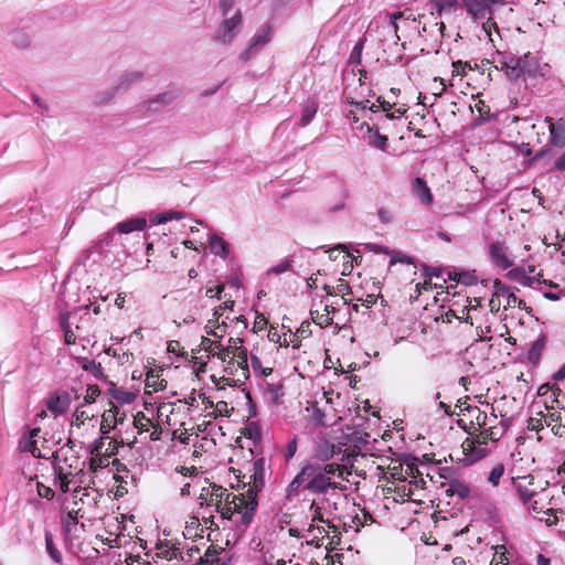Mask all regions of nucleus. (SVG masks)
I'll use <instances>...</instances> for the list:
<instances>
[{"mask_svg": "<svg viewBox=\"0 0 565 565\" xmlns=\"http://www.w3.org/2000/svg\"><path fill=\"white\" fill-rule=\"evenodd\" d=\"M540 68L539 61L535 56H532L530 53L524 54L521 57H511L501 63V70L505 72V75L514 81L518 79L521 75H535Z\"/></svg>", "mask_w": 565, "mask_h": 565, "instance_id": "1", "label": "nucleus"}, {"mask_svg": "<svg viewBox=\"0 0 565 565\" xmlns=\"http://www.w3.org/2000/svg\"><path fill=\"white\" fill-rule=\"evenodd\" d=\"M306 472L308 475V482L305 484V489L315 494L326 493L329 489L345 490L347 487L332 481L330 477L323 475L318 469V463H306Z\"/></svg>", "mask_w": 565, "mask_h": 565, "instance_id": "2", "label": "nucleus"}, {"mask_svg": "<svg viewBox=\"0 0 565 565\" xmlns=\"http://www.w3.org/2000/svg\"><path fill=\"white\" fill-rule=\"evenodd\" d=\"M539 417H531L527 423L529 430L541 431L544 427H551L555 436L565 435V423L559 412H540Z\"/></svg>", "mask_w": 565, "mask_h": 565, "instance_id": "3", "label": "nucleus"}, {"mask_svg": "<svg viewBox=\"0 0 565 565\" xmlns=\"http://www.w3.org/2000/svg\"><path fill=\"white\" fill-rule=\"evenodd\" d=\"M258 505L257 497L246 491V495H241L236 501V504L232 505V510L234 511L235 522L244 527H247L253 520L256 508Z\"/></svg>", "mask_w": 565, "mask_h": 565, "instance_id": "4", "label": "nucleus"}, {"mask_svg": "<svg viewBox=\"0 0 565 565\" xmlns=\"http://www.w3.org/2000/svg\"><path fill=\"white\" fill-rule=\"evenodd\" d=\"M242 340L239 338H231L230 339V345L226 348H222L221 352H217V358L223 361H230L232 362L234 359H236L237 367H239L243 371V375L245 377H248V356H247V350L243 347H237L236 343L241 342Z\"/></svg>", "mask_w": 565, "mask_h": 565, "instance_id": "5", "label": "nucleus"}, {"mask_svg": "<svg viewBox=\"0 0 565 565\" xmlns=\"http://www.w3.org/2000/svg\"><path fill=\"white\" fill-rule=\"evenodd\" d=\"M143 79V73L140 71H129L122 73L114 83L113 87L100 95V103H108L117 94L124 93L131 88L135 84Z\"/></svg>", "mask_w": 565, "mask_h": 565, "instance_id": "6", "label": "nucleus"}, {"mask_svg": "<svg viewBox=\"0 0 565 565\" xmlns=\"http://www.w3.org/2000/svg\"><path fill=\"white\" fill-rule=\"evenodd\" d=\"M503 2L504 0H461L462 7L475 22L490 19L493 7Z\"/></svg>", "mask_w": 565, "mask_h": 565, "instance_id": "7", "label": "nucleus"}, {"mask_svg": "<svg viewBox=\"0 0 565 565\" xmlns=\"http://www.w3.org/2000/svg\"><path fill=\"white\" fill-rule=\"evenodd\" d=\"M271 40V28L266 26L262 30V32L255 34L247 47L242 51L239 54V58L243 61H248L252 56H254L257 52L263 50V47L268 44Z\"/></svg>", "mask_w": 565, "mask_h": 565, "instance_id": "8", "label": "nucleus"}, {"mask_svg": "<svg viewBox=\"0 0 565 565\" xmlns=\"http://www.w3.org/2000/svg\"><path fill=\"white\" fill-rule=\"evenodd\" d=\"M489 253L492 263L502 268L508 269L513 266V259L508 254V248L500 241L492 242L489 246Z\"/></svg>", "mask_w": 565, "mask_h": 565, "instance_id": "9", "label": "nucleus"}, {"mask_svg": "<svg viewBox=\"0 0 565 565\" xmlns=\"http://www.w3.org/2000/svg\"><path fill=\"white\" fill-rule=\"evenodd\" d=\"M147 227V220L145 217H131L117 223L111 231L106 235L109 239L115 233L130 234L135 231H143Z\"/></svg>", "mask_w": 565, "mask_h": 565, "instance_id": "10", "label": "nucleus"}, {"mask_svg": "<svg viewBox=\"0 0 565 565\" xmlns=\"http://www.w3.org/2000/svg\"><path fill=\"white\" fill-rule=\"evenodd\" d=\"M248 492L257 497V493L265 484V460L259 458L253 462L252 475L249 477Z\"/></svg>", "mask_w": 565, "mask_h": 565, "instance_id": "11", "label": "nucleus"}, {"mask_svg": "<svg viewBox=\"0 0 565 565\" xmlns=\"http://www.w3.org/2000/svg\"><path fill=\"white\" fill-rule=\"evenodd\" d=\"M241 22L242 15L239 11H237L232 18L224 20L217 32V40L223 43L232 42L236 34L235 31L238 29Z\"/></svg>", "mask_w": 565, "mask_h": 565, "instance_id": "12", "label": "nucleus"}, {"mask_svg": "<svg viewBox=\"0 0 565 565\" xmlns=\"http://www.w3.org/2000/svg\"><path fill=\"white\" fill-rule=\"evenodd\" d=\"M545 121L548 122L550 142L554 147L565 146V119H559L556 122L551 117H546Z\"/></svg>", "mask_w": 565, "mask_h": 565, "instance_id": "13", "label": "nucleus"}, {"mask_svg": "<svg viewBox=\"0 0 565 565\" xmlns=\"http://www.w3.org/2000/svg\"><path fill=\"white\" fill-rule=\"evenodd\" d=\"M53 469L56 477V484L63 493H66L70 490V484L75 482L74 478L77 473H74L70 469H65V467L60 462H54Z\"/></svg>", "mask_w": 565, "mask_h": 565, "instance_id": "14", "label": "nucleus"}, {"mask_svg": "<svg viewBox=\"0 0 565 565\" xmlns=\"http://www.w3.org/2000/svg\"><path fill=\"white\" fill-rule=\"evenodd\" d=\"M425 15H419V19H417L413 12L411 10H405V11H399V12H394L390 15V19H391V24L392 26L394 28V31L396 33V36L397 39H399V36L397 35V30H398V24H397V21L398 20H402L403 21V24L405 26H408V28H413L417 24H420V19L424 18Z\"/></svg>", "mask_w": 565, "mask_h": 565, "instance_id": "15", "label": "nucleus"}, {"mask_svg": "<svg viewBox=\"0 0 565 565\" xmlns=\"http://www.w3.org/2000/svg\"><path fill=\"white\" fill-rule=\"evenodd\" d=\"M465 409L470 414L472 418L471 424H476L479 428L486 427L497 420V415L494 414L493 409L490 416L477 406L468 405Z\"/></svg>", "mask_w": 565, "mask_h": 565, "instance_id": "16", "label": "nucleus"}, {"mask_svg": "<svg viewBox=\"0 0 565 565\" xmlns=\"http://www.w3.org/2000/svg\"><path fill=\"white\" fill-rule=\"evenodd\" d=\"M481 428L482 431L480 433V436L478 437L477 440L478 447L475 446L473 443L468 445L469 447H473L478 451L477 459H480L486 456V449L481 448L482 445H486L488 440L495 441L499 439V436L492 425L489 424L488 426Z\"/></svg>", "mask_w": 565, "mask_h": 565, "instance_id": "17", "label": "nucleus"}, {"mask_svg": "<svg viewBox=\"0 0 565 565\" xmlns=\"http://www.w3.org/2000/svg\"><path fill=\"white\" fill-rule=\"evenodd\" d=\"M443 487L447 497L457 495L459 499H466L470 494L469 486L459 479H451L449 482L444 483Z\"/></svg>", "mask_w": 565, "mask_h": 565, "instance_id": "18", "label": "nucleus"}, {"mask_svg": "<svg viewBox=\"0 0 565 565\" xmlns=\"http://www.w3.org/2000/svg\"><path fill=\"white\" fill-rule=\"evenodd\" d=\"M340 451L341 448L337 447L334 444L328 440H320L315 448V457L318 460L326 462L332 459Z\"/></svg>", "mask_w": 565, "mask_h": 565, "instance_id": "19", "label": "nucleus"}, {"mask_svg": "<svg viewBox=\"0 0 565 565\" xmlns=\"http://www.w3.org/2000/svg\"><path fill=\"white\" fill-rule=\"evenodd\" d=\"M40 434V428H33L30 430L29 436L25 437L20 443V447L23 451H29L35 458H44L45 456L41 454V450L36 447L35 437Z\"/></svg>", "mask_w": 565, "mask_h": 565, "instance_id": "20", "label": "nucleus"}, {"mask_svg": "<svg viewBox=\"0 0 565 565\" xmlns=\"http://www.w3.org/2000/svg\"><path fill=\"white\" fill-rule=\"evenodd\" d=\"M493 287L497 296L505 298L507 305L504 306V309H508V307H514L516 305L518 297L511 287L502 284L499 279L494 280Z\"/></svg>", "mask_w": 565, "mask_h": 565, "instance_id": "21", "label": "nucleus"}, {"mask_svg": "<svg viewBox=\"0 0 565 565\" xmlns=\"http://www.w3.org/2000/svg\"><path fill=\"white\" fill-rule=\"evenodd\" d=\"M209 247L211 252L216 256H220L222 258H226L228 256L230 245L217 234L211 235L209 241Z\"/></svg>", "mask_w": 565, "mask_h": 565, "instance_id": "22", "label": "nucleus"}, {"mask_svg": "<svg viewBox=\"0 0 565 565\" xmlns=\"http://www.w3.org/2000/svg\"><path fill=\"white\" fill-rule=\"evenodd\" d=\"M508 277L522 286L531 287L534 281H540L542 274L540 273L537 277H531L526 274L523 268H513L508 273Z\"/></svg>", "mask_w": 565, "mask_h": 565, "instance_id": "23", "label": "nucleus"}, {"mask_svg": "<svg viewBox=\"0 0 565 565\" xmlns=\"http://www.w3.org/2000/svg\"><path fill=\"white\" fill-rule=\"evenodd\" d=\"M413 191L422 203L426 205L431 203L433 195L430 189L427 186V183L422 178L415 179V181L413 182Z\"/></svg>", "mask_w": 565, "mask_h": 565, "instance_id": "24", "label": "nucleus"}, {"mask_svg": "<svg viewBox=\"0 0 565 565\" xmlns=\"http://www.w3.org/2000/svg\"><path fill=\"white\" fill-rule=\"evenodd\" d=\"M157 557L166 558V559H181L183 561V556L180 550L175 546H169L168 542H160L157 544Z\"/></svg>", "mask_w": 565, "mask_h": 565, "instance_id": "25", "label": "nucleus"}, {"mask_svg": "<svg viewBox=\"0 0 565 565\" xmlns=\"http://www.w3.org/2000/svg\"><path fill=\"white\" fill-rule=\"evenodd\" d=\"M179 94L175 90H168L160 94H157L152 98L148 100L149 108H152V105L159 106H168L171 105L177 98Z\"/></svg>", "mask_w": 565, "mask_h": 565, "instance_id": "26", "label": "nucleus"}, {"mask_svg": "<svg viewBox=\"0 0 565 565\" xmlns=\"http://www.w3.org/2000/svg\"><path fill=\"white\" fill-rule=\"evenodd\" d=\"M318 469L326 476L330 477L331 476H338L339 478L343 479V480H347V478L343 476V472H344V469L345 467L343 465H340V463H335V462H331V463H324V465H319L318 463Z\"/></svg>", "mask_w": 565, "mask_h": 565, "instance_id": "27", "label": "nucleus"}, {"mask_svg": "<svg viewBox=\"0 0 565 565\" xmlns=\"http://www.w3.org/2000/svg\"><path fill=\"white\" fill-rule=\"evenodd\" d=\"M308 475L306 472V467L303 466L301 470L297 473L294 480L289 483L287 488L288 495H291L298 491V489L308 482Z\"/></svg>", "mask_w": 565, "mask_h": 565, "instance_id": "28", "label": "nucleus"}, {"mask_svg": "<svg viewBox=\"0 0 565 565\" xmlns=\"http://www.w3.org/2000/svg\"><path fill=\"white\" fill-rule=\"evenodd\" d=\"M44 539H45V547H46V551H47L49 555L51 556V558L55 563H61L62 562V554L57 550V547L55 546L51 532L46 531L45 535H44Z\"/></svg>", "mask_w": 565, "mask_h": 565, "instance_id": "29", "label": "nucleus"}, {"mask_svg": "<svg viewBox=\"0 0 565 565\" xmlns=\"http://www.w3.org/2000/svg\"><path fill=\"white\" fill-rule=\"evenodd\" d=\"M434 7L439 14L443 12L456 11L459 7L458 0H434Z\"/></svg>", "mask_w": 565, "mask_h": 565, "instance_id": "30", "label": "nucleus"}, {"mask_svg": "<svg viewBox=\"0 0 565 565\" xmlns=\"http://www.w3.org/2000/svg\"><path fill=\"white\" fill-rule=\"evenodd\" d=\"M183 217H184V214L182 212H179V211H167V212L157 214L152 218V223L153 224H164V223H167L169 221L181 220Z\"/></svg>", "mask_w": 565, "mask_h": 565, "instance_id": "31", "label": "nucleus"}, {"mask_svg": "<svg viewBox=\"0 0 565 565\" xmlns=\"http://www.w3.org/2000/svg\"><path fill=\"white\" fill-rule=\"evenodd\" d=\"M226 494H230L227 489H225L222 486L213 484L212 486V498H211L210 503H207V504L210 505L213 503V501H215L216 509H220L221 504L223 503V501L226 498Z\"/></svg>", "mask_w": 565, "mask_h": 565, "instance_id": "32", "label": "nucleus"}, {"mask_svg": "<svg viewBox=\"0 0 565 565\" xmlns=\"http://www.w3.org/2000/svg\"><path fill=\"white\" fill-rule=\"evenodd\" d=\"M47 408L54 414H62L67 408V403L60 396H52L47 399Z\"/></svg>", "mask_w": 565, "mask_h": 565, "instance_id": "33", "label": "nucleus"}, {"mask_svg": "<svg viewBox=\"0 0 565 565\" xmlns=\"http://www.w3.org/2000/svg\"><path fill=\"white\" fill-rule=\"evenodd\" d=\"M113 417H115L114 409H108V411L104 412V414L102 416V424H100L102 435L106 436L109 434V431L111 429L115 428V423L114 424L110 423L114 419Z\"/></svg>", "mask_w": 565, "mask_h": 565, "instance_id": "34", "label": "nucleus"}, {"mask_svg": "<svg viewBox=\"0 0 565 565\" xmlns=\"http://www.w3.org/2000/svg\"><path fill=\"white\" fill-rule=\"evenodd\" d=\"M291 264H292V259L291 258H289V257L284 258L280 262H278V264H276L275 266L270 267L267 270V275H271V274L280 275L282 273H286V271H288L290 269Z\"/></svg>", "mask_w": 565, "mask_h": 565, "instance_id": "35", "label": "nucleus"}, {"mask_svg": "<svg viewBox=\"0 0 565 565\" xmlns=\"http://www.w3.org/2000/svg\"><path fill=\"white\" fill-rule=\"evenodd\" d=\"M282 388L284 385L280 382L267 383L266 393L269 395L271 401L278 402V399L284 395Z\"/></svg>", "mask_w": 565, "mask_h": 565, "instance_id": "36", "label": "nucleus"}, {"mask_svg": "<svg viewBox=\"0 0 565 565\" xmlns=\"http://www.w3.org/2000/svg\"><path fill=\"white\" fill-rule=\"evenodd\" d=\"M89 495L90 491L88 488L76 487L72 492L75 505H78L79 502L83 504L86 503L89 499Z\"/></svg>", "mask_w": 565, "mask_h": 565, "instance_id": "37", "label": "nucleus"}, {"mask_svg": "<svg viewBox=\"0 0 565 565\" xmlns=\"http://www.w3.org/2000/svg\"><path fill=\"white\" fill-rule=\"evenodd\" d=\"M316 113H317V107L313 104L306 105L301 113V118L299 121L300 126L306 127L312 120Z\"/></svg>", "mask_w": 565, "mask_h": 565, "instance_id": "38", "label": "nucleus"}, {"mask_svg": "<svg viewBox=\"0 0 565 565\" xmlns=\"http://www.w3.org/2000/svg\"><path fill=\"white\" fill-rule=\"evenodd\" d=\"M516 491L520 495V499L524 504L530 503L533 497L535 495L534 490H530L526 484H523L522 482H519L516 484Z\"/></svg>", "mask_w": 565, "mask_h": 565, "instance_id": "39", "label": "nucleus"}, {"mask_svg": "<svg viewBox=\"0 0 565 565\" xmlns=\"http://www.w3.org/2000/svg\"><path fill=\"white\" fill-rule=\"evenodd\" d=\"M504 473V466L502 463H498L495 465L489 476H488V481L493 486V487H497L500 482V479L501 477L503 476Z\"/></svg>", "mask_w": 565, "mask_h": 565, "instance_id": "40", "label": "nucleus"}, {"mask_svg": "<svg viewBox=\"0 0 565 565\" xmlns=\"http://www.w3.org/2000/svg\"><path fill=\"white\" fill-rule=\"evenodd\" d=\"M545 345V338L541 337L539 338L532 345L530 352H529V359L531 361L537 360L541 355V352Z\"/></svg>", "mask_w": 565, "mask_h": 565, "instance_id": "41", "label": "nucleus"}, {"mask_svg": "<svg viewBox=\"0 0 565 565\" xmlns=\"http://www.w3.org/2000/svg\"><path fill=\"white\" fill-rule=\"evenodd\" d=\"M146 385L148 387H153L154 391L164 390L167 386V382L164 380H159L157 375L147 374Z\"/></svg>", "mask_w": 565, "mask_h": 565, "instance_id": "42", "label": "nucleus"}, {"mask_svg": "<svg viewBox=\"0 0 565 565\" xmlns=\"http://www.w3.org/2000/svg\"><path fill=\"white\" fill-rule=\"evenodd\" d=\"M310 315L313 322L320 327H328L332 323V318H330L328 313H319V311L311 310Z\"/></svg>", "mask_w": 565, "mask_h": 565, "instance_id": "43", "label": "nucleus"}, {"mask_svg": "<svg viewBox=\"0 0 565 565\" xmlns=\"http://www.w3.org/2000/svg\"><path fill=\"white\" fill-rule=\"evenodd\" d=\"M93 415H89L87 412L76 408L73 414L72 426L81 427L86 420L90 419Z\"/></svg>", "mask_w": 565, "mask_h": 565, "instance_id": "44", "label": "nucleus"}, {"mask_svg": "<svg viewBox=\"0 0 565 565\" xmlns=\"http://www.w3.org/2000/svg\"><path fill=\"white\" fill-rule=\"evenodd\" d=\"M203 349L210 352L213 356H217V353L214 352V349H217L220 352L222 351L223 345L216 341H213L209 338L203 337L201 342Z\"/></svg>", "mask_w": 565, "mask_h": 565, "instance_id": "45", "label": "nucleus"}, {"mask_svg": "<svg viewBox=\"0 0 565 565\" xmlns=\"http://www.w3.org/2000/svg\"><path fill=\"white\" fill-rule=\"evenodd\" d=\"M433 28H436L441 34L445 31V24L443 22H435L430 29L427 28L426 23L423 24V26H419V24L414 26V30H416L418 36H423L424 33H428L431 31Z\"/></svg>", "mask_w": 565, "mask_h": 565, "instance_id": "46", "label": "nucleus"}, {"mask_svg": "<svg viewBox=\"0 0 565 565\" xmlns=\"http://www.w3.org/2000/svg\"><path fill=\"white\" fill-rule=\"evenodd\" d=\"M369 145L377 149L385 150L387 145V137L381 135L380 132H375Z\"/></svg>", "mask_w": 565, "mask_h": 565, "instance_id": "47", "label": "nucleus"}, {"mask_svg": "<svg viewBox=\"0 0 565 565\" xmlns=\"http://www.w3.org/2000/svg\"><path fill=\"white\" fill-rule=\"evenodd\" d=\"M507 563H508V558L505 556V547L503 545L497 546L495 554L493 556L491 565L507 564Z\"/></svg>", "mask_w": 565, "mask_h": 565, "instance_id": "48", "label": "nucleus"}, {"mask_svg": "<svg viewBox=\"0 0 565 565\" xmlns=\"http://www.w3.org/2000/svg\"><path fill=\"white\" fill-rule=\"evenodd\" d=\"M136 395L126 391H117L114 394V398L120 402L121 404H130L135 399Z\"/></svg>", "mask_w": 565, "mask_h": 565, "instance_id": "49", "label": "nucleus"}, {"mask_svg": "<svg viewBox=\"0 0 565 565\" xmlns=\"http://www.w3.org/2000/svg\"><path fill=\"white\" fill-rule=\"evenodd\" d=\"M100 394V390L97 385H89L86 390L84 397L85 403H93Z\"/></svg>", "mask_w": 565, "mask_h": 565, "instance_id": "50", "label": "nucleus"}, {"mask_svg": "<svg viewBox=\"0 0 565 565\" xmlns=\"http://www.w3.org/2000/svg\"><path fill=\"white\" fill-rule=\"evenodd\" d=\"M36 487H38V494L41 498H44L47 500H52L54 498V491L50 487H46L42 483H38Z\"/></svg>", "mask_w": 565, "mask_h": 565, "instance_id": "51", "label": "nucleus"}, {"mask_svg": "<svg viewBox=\"0 0 565 565\" xmlns=\"http://www.w3.org/2000/svg\"><path fill=\"white\" fill-rule=\"evenodd\" d=\"M468 66L470 70L472 68L471 65L466 62L463 63L462 61H456L452 63V74L454 75H465V67Z\"/></svg>", "mask_w": 565, "mask_h": 565, "instance_id": "52", "label": "nucleus"}, {"mask_svg": "<svg viewBox=\"0 0 565 565\" xmlns=\"http://www.w3.org/2000/svg\"><path fill=\"white\" fill-rule=\"evenodd\" d=\"M215 411L222 416H231L232 408L228 407L225 401H220L215 405Z\"/></svg>", "mask_w": 565, "mask_h": 565, "instance_id": "53", "label": "nucleus"}, {"mask_svg": "<svg viewBox=\"0 0 565 565\" xmlns=\"http://www.w3.org/2000/svg\"><path fill=\"white\" fill-rule=\"evenodd\" d=\"M225 326H226V324H225L224 322H223L222 324H217V322H216V321H214V320H212V319H211V320H209V321H207V323H206V326H205V330H206V333H207V334H212V335H214V337H220V335L217 334V332L215 331V329H218V328H221V327H225Z\"/></svg>", "mask_w": 565, "mask_h": 565, "instance_id": "54", "label": "nucleus"}, {"mask_svg": "<svg viewBox=\"0 0 565 565\" xmlns=\"http://www.w3.org/2000/svg\"><path fill=\"white\" fill-rule=\"evenodd\" d=\"M138 416H140L142 419H145L147 423H142L141 419L135 418L134 425L139 430V433L148 430V423H150L149 419L146 418L143 413H138Z\"/></svg>", "mask_w": 565, "mask_h": 565, "instance_id": "55", "label": "nucleus"}, {"mask_svg": "<svg viewBox=\"0 0 565 565\" xmlns=\"http://www.w3.org/2000/svg\"><path fill=\"white\" fill-rule=\"evenodd\" d=\"M62 328L64 329V340H65V343L66 344H74L75 341H76L75 333L66 327L65 322L62 323Z\"/></svg>", "mask_w": 565, "mask_h": 565, "instance_id": "56", "label": "nucleus"}, {"mask_svg": "<svg viewBox=\"0 0 565 565\" xmlns=\"http://www.w3.org/2000/svg\"><path fill=\"white\" fill-rule=\"evenodd\" d=\"M107 463H108L107 458H92L90 459V469L93 471H96L97 469L103 468Z\"/></svg>", "mask_w": 565, "mask_h": 565, "instance_id": "57", "label": "nucleus"}, {"mask_svg": "<svg viewBox=\"0 0 565 565\" xmlns=\"http://www.w3.org/2000/svg\"><path fill=\"white\" fill-rule=\"evenodd\" d=\"M352 104L356 107V108H361L363 110L365 109H370L371 111H377V106L375 104H372V105H369L370 104V100H361V102H352Z\"/></svg>", "mask_w": 565, "mask_h": 565, "instance_id": "58", "label": "nucleus"}, {"mask_svg": "<svg viewBox=\"0 0 565 565\" xmlns=\"http://www.w3.org/2000/svg\"><path fill=\"white\" fill-rule=\"evenodd\" d=\"M216 511L221 513L223 519L233 520L235 516L232 505L228 508L221 504L220 509H216Z\"/></svg>", "mask_w": 565, "mask_h": 565, "instance_id": "59", "label": "nucleus"}, {"mask_svg": "<svg viewBox=\"0 0 565 565\" xmlns=\"http://www.w3.org/2000/svg\"><path fill=\"white\" fill-rule=\"evenodd\" d=\"M14 42L17 45L21 47H25L29 45V38L25 34L17 33L14 34Z\"/></svg>", "mask_w": 565, "mask_h": 565, "instance_id": "60", "label": "nucleus"}, {"mask_svg": "<svg viewBox=\"0 0 565 565\" xmlns=\"http://www.w3.org/2000/svg\"><path fill=\"white\" fill-rule=\"evenodd\" d=\"M335 294L347 295L351 291V287L344 280L340 279V284L334 288Z\"/></svg>", "mask_w": 565, "mask_h": 565, "instance_id": "61", "label": "nucleus"}, {"mask_svg": "<svg viewBox=\"0 0 565 565\" xmlns=\"http://www.w3.org/2000/svg\"><path fill=\"white\" fill-rule=\"evenodd\" d=\"M500 297L493 294L492 298L489 301L490 311L492 313H497L500 309V301L498 300Z\"/></svg>", "mask_w": 565, "mask_h": 565, "instance_id": "62", "label": "nucleus"}, {"mask_svg": "<svg viewBox=\"0 0 565 565\" xmlns=\"http://www.w3.org/2000/svg\"><path fill=\"white\" fill-rule=\"evenodd\" d=\"M179 473H181L182 476H193V475H196V467L194 466H191V467H177L175 469Z\"/></svg>", "mask_w": 565, "mask_h": 565, "instance_id": "63", "label": "nucleus"}, {"mask_svg": "<svg viewBox=\"0 0 565 565\" xmlns=\"http://www.w3.org/2000/svg\"><path fill=\"white\" fill-rule=\"evenodd\" d=\"M425 276L431 279L433 277L439 278L441 276V269L425 267Z\"/></svg>", "mask_w": 565, "mask_h": 565, "instance_id": "64", "label": "nucleus"}]
</instances>
